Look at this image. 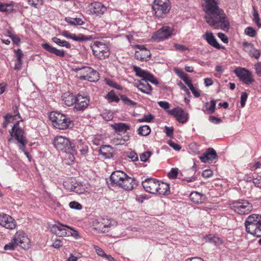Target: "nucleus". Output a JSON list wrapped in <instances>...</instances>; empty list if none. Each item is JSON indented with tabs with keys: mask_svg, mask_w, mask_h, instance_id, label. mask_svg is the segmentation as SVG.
Listing matches in <instances>:
<instances>
[{
	"mask_svg": "<svg viewBox=\"0 0 261 261\" xmlns=\"http://www.w3.org/2000/svg\"><path fill=\"white\" fill-rule=\"evenodd\" d=\"M255 72L258 76H261V63L259 62L255 64Z\"/></svg>",
	"mask_w": 261,
	"mask_h": 261,
	"instance_id": "63",
	"label": "nucleus"
},
{
	"mask_svg": "<svg viewBox=\"0 0 261 261\" xmlns=\"http://www.w3.org/2000/svg\"><path fill=\"white\" fill-rule=\"evenodd\" d=\"M190 199L193 203L200 204L206 201V196L204 194L196 191H193L189 196Z\"/></svg>",
	"mask_w": 261,
	"mask_h": 261,
	"instance_id": "24",
	"label": "nucleus"
},
{
	"mask_svg": "<svg viewBox=\"0 0 261 261\" xmlns=\"http://www.w3.org/2000/svg\"><path fill=\"white\" fill-rule=\"evenodd\" d=\"M178 168H172L170 171L168 173L169 178L171 179L176 178L178 174Z\"/></svg>",
	"mask_w": 261,
	"mask_h": 261,
	"instance_id": "50",
	"label": "nucleus"
},
{
	"mask_svg": "<svg viewBox=\"0 0 261 261\" xmlns=\"http://www.w3.org/2000/svg\"><path fill=\"white\" fill-rule=\"evenodd\" d=\"M13 6L12 4H3L0 3V12L9 14L13 12Z\"/></svg>",
	"mask_w": 261,
	"mask_h": 261,
	"instance_id": "37",
	"label": "nucleus"
},
{
	"mask_svg": "<svg viewBox=\"0 0 261 261\" xmlns=\"http://www.w3.org/2000/svg\"><path fill=\"white\" fill-rule=\"evenodd\" d=\"M234 72L246 84L250 85L254 82L252 72L245 68L238 67L234 70Z\"/></svg>",
	"mask_w": 261,
	"mask_h": 261,
	"instance_id": "12",
	"label": "nucleus"
},
{
	"mask_svg": "<svg viewBox=\"0 0 261 261\" xmlns=\"http://www.w3.org/2000/svg\"><path fill=\"white\" fill-rule=\"evenodd\" d=\"M49 117L54 126L59 129H66L73 127V121L67 115L57 112H51Z\"/></svg>",
	"mask_w": 261,
	"mask_h": 261,
	"instance_id": "4",
	"label": "nucleus"
},
{
	"mask_svg": "<svg viewBox=\"0 0 261 261\" xmlns=\"http://www.w3.org/2000/svg\"><path fill=\"white\" fill-rule=\"evenodd\" d=\"M51 40L60 46L65 47L67 48H71L70 44L65 40H62L56 37H54L51 38Z\"/></svg>",
	"mask_w": 261,
	"mask_h": 261,
	"instance_id": "35",
	"label": "nucleus"
},
{
	"mask_svg": "<svg viewBox=\"0 0 261 261\" xmlns=\"http://www.w3.org/2000/svg\"><path fill=\"white\" fill-rule=\"evenodd\" d=\"M249 54L252 57L258 59L260 56V52L259 50L252 47L251 49H250Z\"/></svg>",
	"mask_w": 261,
	"mask_h": 261,
	"instance_id": "48",
	"label": "nucleus"
},
{
	"mask_svg": "<svg viewBox=\"0 0 261 261\" xmlns=\"http://www.w3.org/2000/svg\"><path fill=\"white\" fill-rule=\"evenodd\" d=\"M137 46L140 49V51H137L136 53L137 58L141 61H147L151 55L149 50L145 48L143 45Z\"/></svg>",
	"mask_w": 261,
	"mask_h": 261,
	"instance_id": "27",
	"label": "nucleus"
},
{
	"mask_svg": "<svg viewBox=\"0 0 261 261\" xmlns=\"http://www.w3.org/2000/svg\"><path fill=\"white\" fill-rule=\"evenodd\" d=\"M173 28L164 25L153 34L152 38L159 41H163L170 38L173 35Z\"/></svg>",
	"mask_w": 261,
	"mask_h": 261,
	"instance_id": "11",
	"label": "nucleus"
},
{
	"mask_svg": "<svg viewBox=\"0 0 261 261\" xmlns=\"http://www.w3.org/2000/svg\"><path fill=\"white\" fill-rule=\"evenodd\" d=\"M154 117L151 114H149L147 115H145L143 118H140L138 119V122H150L154 119Z\"/></svg>",
	"mask_w": 261,
	"mask_h": 261,
	"instance_id": "42",
	"label": "nucleus"
},
{
	"mask_svg": "<svg viewBox=\"0 0 261 261\" xmlns=\"http://www.w3.org/2000/svg\"><path fill=\"white\" fill-rule=\"evenodd\" d=\"M111 126L117 134H120L121 133H126L128 130L130 129V125L123 122L114 123L111 124Z\"/></svg>",
	"mask_w": 261,
	"mask_h": 261,
	"instance_id": "25",
	"label": "nucleus"
},
{
	"mask_svg": "<svg viewBox=\"0 0 261 261\" xmlns=\"http://www.w3.org/2000/svg\"><path fill=\"white\" fill-rule=\"evenodd\" d=\"M69 206L71 208L80 210L82 208V205L76 201H71L69 203Z\"/></svg>",
	"mask_w": 261,
	"mask_h": 261,
	"instance_id": "51",
	"label": "nucleus"
},
{
	"mask_svg": "<svg viewBox=\"0 0 261 261\" xmlns=\"http://www.w3.org/2000/svg\"><path fill=\"white\" fill-rule=\"evenodd\" d=\"M110 180L113 184L127 191L132 190L137 185L134 178L121 171L113 172L111 175Z\"/></svg>",
	"mask_w": 261,
	"mask_h": 261,
	"instance_id": "2",
	"label": "nucleus"
},
{
	"mask_svg": "<svg viewBox=\"0 0 261 261\" xmlns=\"http://www.w3.org/2000/svg\"><path fill=\"white\" fill-rule=\"evenodd\" d=\"M67 228H69V227L59 224L58 225H53L51 231L59 237H63L67 235Z\"/></svg>",
	"mask_w": 261,
	"mask_h": 261,
	"instance_id": "21",
	"label": "nucleus"
},
{
	"mask_svg": "<svg viewBox=\"0 0 261 261\" xmlns=\"http://www.w3.org/2000/svg\"><path fill=\"white\" fill-rule=\"evenodd\" d=\"M213 175V172L212 170H211L210 169L205 170L203 171V172L202 173V176L204 178H209V177L212 176Z\"/></svg>",
	"mask_w": 261,
	"mask_h": 261,
	"instance_id": "56",
	"label": "nucleus"
},
{
	"mask_svg": "<svg viewBox=\"0 0 261 261\" xmlns=\"http://www.w3.org/2000/svg\"><path fill=\"white\" fill-rule=\"evenodd\" d=\"M174 71L181 79L187 75L181 69L178 68H175Z\"/></svg>",
	"mask_w": 261,
	"mask_h": 261,
	"instance_id": "58",
	"label": "nucleus"
},
{
	"mask_svg": "<svg viewBox=\"0 0 261 261\" xmlns=\"http://www.w3.org/2000/svg\"><path fill=\"white\" fill-rule=\"evenodd\" d=\"M9 37L11 38L13 42L18 45L20 42V38L16 35H10Z\"/></svg>",
	"mask_w": 261,
	"mask_h": 261,
	"instance_id": "61",
	"label": "nucleus"
},
{
	"mask_svg": "<svg viewBox=\"0 0 261 261\" xmlns=\"http://www.w3.org/2000/svg\"><path fill=\"white\" fill-rule=\"evenodd\" d=\"M133 70L135 72L137 76L142 77L141 81H145L149 73L137 66H133Z\"/></svg>",
	"mask_w": 261,
	"mask_h": 261,
	"instance_id": "32",
	"label": "nucleus"
},
{
	"mask_svg": "<svg viewBox=\"0 0 261 261\" xmlns=\"http://www.w3.org/2000/svg\"><path fill=\"white\" fill-rule=\"evenodd\" d=\"M41 46L45 50L57 56L64 57L65 56V52L63 49H58L47 43L42 44Z\"/></svg>",
	"mask_w": 261,
	"mask_h": 261,
	"instance_id": "23",
	"label": "nucleus"
},
{
	"mask_svg": "<svg viewBox=\"0 0 261 261\" xmlns=\"http://www.w3.org/2000/svg\"><path fill=\"white\" fill-rule=\"evenodd\" d=\"M106 11V8L99 2H94L91 4L90 11L96 15H102Z\"/></svg>",
	"mask_w": 261,
	"mask_h": 261,
	"instance_id": "22",
	"label": "nucleus"
},
{
	"mask_svg": "<svg viewBox=\"0 0 261 261\" xmlns=\"http://www.w3.org/2000/svg\"><path fill=\"white\" fill-rule=\"evenodd\" d=\"M246 231L258 238L261 237V215L253 214L249 215L245 222Z\"/></svg>",
	"mask_w": 261,
	"mask_h": 261,
	"instance_id": "3",
	"label": "nucleus"
},
{
	"mask_svg": "<svg viewBox=\"0 0 261 261\" xmlns=\"http://www.w3.org/2000/svg\"><path fill=\"white\" fill-rule=\"evenodd\" d=\"M93 54L99 60H104L109 57L110 51L108 45L101 41H95L91 46Z\"/></svg>",
	"mask_w": 261,
	"mask_h": 261,
	"instance_id": "6",
	"label": "nucleus"
},
{
	"mask_svg": "<svg viewBox=\"0 0 261 261\" xmlns=\"http://www.w3.org/2000/svg\"><path fill=\"white\" fill-rule=\"evenodd\" d=\"M159 180L154 178H148L142 182L145 190L151 194H156L158 190L157 186Z\"/></svg>",
	"mask_w": 261,
	"mask_h": 261,
	"instance_id": "16",
	"label": "nucleus"
},
{
	"mask_svg": "<svg viewBox=\"0 0 261 261\" xmlns=\"http://www.w3.org/2000/svg\"><path fill=\"white\" fill-rule=\"evenodd\" d=\"M202 6L205 13V20L210 26L225 31L229 29V20L223 10L219 7V0H204Z\"/></svg>",
	"mask_w": 261,
	"mask_h": 261,
	"instance_id": "1",
	"label": "nucleus"
},
{
	"mask_svg": "<svg viewBox=\"0 0 261 261\" xmlns=\"http://www.w3.org/2000/svg\"><path fill=\"white\" fill-rule=\"evenodd\" d=\"M15 53L16 55V61L22 62V58L23 57V53L20 49L15 50Z\"/></svg>",
	"mask_w": 261,
	"mask_h": 261,
	"instance_id": "54",
	"label": "nucleus"
},
{
	"mask_svg": "<svg viewBox=\"0 0 261 261\" xmlns=\"http://www.w3.org/2000/svg\"><path fill=\"white\" fill-rule=\"evenodd\" d=\"M137 132L140 136H147L150 134L151 129L148 125H144L140 126L137 130Z\"/></svg>",
	"mask_w": 261,
	"mask_h": 261,
	"instance_id": "36",
	"label": "nucleus"
},
{
	"mask_svg": "<svg viewBox=\"0 0 261 261\" xmlns=\"http://www.w3.org/2000/svg\"><path fill=\"white\" fill-rule=\"evenodd\" d=\"M253 183L258 188L261 187V176H258L256 178H253Z\"/></svg>",
	"mask_w": 261,
	"mask_h": 261,
	"instance_id": "64",
	"label": "nucleus"
},
{
	"mask_svg": "<svg viewBox=\"0 0 261 261\" xmlns=\"http://www.w3.org/2000/svg\"><path fill=\"white\" fill-rule=\"evenodd\" d=\"M174 46L175 47V50H179V51H183L186 50H189L188 47L184 45L176 43V44H174Z\"/></svg>",
	"mask_w": 261,
	"mask_h": 261,
	"instance_id": "55",
	"label": "nucleus"
},
{
	"mask_svg": "<svg viewBox=\"0 0 261 261\" xmlns=\"http://www.w3.org/2000/svg\"><path fill=\"white\" fill-rule=\"evenodd\" d=\"M159 106L164 109L165 110H167L170 107V104L165 101H160L158 102Z\"/></svg>",
	"mask_w": 261,
	"mask_h": 261,
	"instance_id": "57",
	"label": "nucleus"
},
{
	"mask_svg": "<svg viewBox=\"0 0 261 261\" xmlns=\"http://www.w3.org/2000/svg\"><path fill=\"white\" fill-rule=\"evenodd\" d=\"M5 119V121L3 123V127L6 128L9 122H11L13 120V116L10 114H7L4 116Z\"/></svg>",
	"mask_w": 261,
	"mask_h": 261,
	"instance_id": "45",
	"label": "nucleus"
},
{
	"mask_svg": "<svg viewBox=\"0 0 261 261\" xmlns=\"http://www.w3.org/2000/svg\"><path fill=\"white\" fill-rule=\"evenodd\" d=\"M65 21L71 25H82L85 22L80 18L65 17Z\"/></svg>",
	"mask_w": 261,
	"mask_h": 261,
	"instance_id": "33",
	"label": "nucleus"
},
{
	"mask_svg": "<svg viewBox=\"0 0 261 261\" xmlns=\"http://www.w3.org/2000/svg\"><path fill=\"white\" fill-rule=\"evenodd\" d=\"M203 163H212L214 160L218 159L216 151L213 148H208L205 152L199 156Z\"/></svg>",
	"mask_w": 261,
	"mask_h": 261,
	"instance_id": "18",
	"label": "nucleus"
},
{
	"mask_svg": "<svg viewBox=\"0 0 261 261\" xmlns=\"http://www.w3.org/2000/svg\"><path fill=\"white\" fill-rule=\"evenodd\" d=\"M218 37L225 43L228 42V38L227 36L223 33H218Z\"/></svg>",
	"mask_w": 261,
	"mask_h": 261,
	"instance_id": "60",
	"label": "nucleus"
},
{
	"mask_svg": "<svg viewBox=\"0 0 261 261\" xmlns=\"http://www.w3.org/2000/svg\"><path fill=\"white\" fill-rule=\"evenodd\" d=\"M127 156L133 162L138 160V156L137 154L135 151H130L128 154Z\"/></svg>",
	"mask_w": 261,
	"mask_h": 261,
	"instance_id": "59",
	"label": "nucleus"
},
{
	"mask_svg": "<svg viewBox=\"0 0 261 261\" xmlns=\"http://www.w3.org/2000/svg\"><path fill=\"white\" fill-rule=\"evenodd\" d=\"M29 4L35 8H38L43 4V0H28Z\"/></svg>",
	"mask_w": 261,
	"mask_h": 261,
	"instance_id": "41",
	"label": "nucleus"
},
{
	"mask_svg": "<svg viewBox=\"0 0 261 261\" xmlns=\"http://www.w3.org/2000/svg\"><path fill=\"white\" fill-rule=\"evenodd\" d=\"M157 188L158 190L156 194L161 195H167L170 193L169 185L167 183L159 180Z\"/></svg>",
	"mask_w": 261,
	"mask_h": 261,
	"instance_id": "28",
	"label": "nucleus"
},
{
	"mask_svg": "<svg viewBox=\"0 0 261 261\" xmlns=\"http://www.w3.org/2000/svg\"><path fill=\"white\" fill-rule=\"evenodd\" d=\"M245 33L250 37H254L256 34V32L253 28L248 27L245 29Z\"/></svg>",
	"mask_w": 261,
	"mask_h": 261,
	"instance_id": "44",
	"label": "nucleus"
},
{
	"mask_svg": "<svg viewBox=\"0 0 261 261\" xmlns=\"http://www.w3.org/2000/svg\"><path fill=\"white\" fill-rule=\"evenodd\" d=\"M207 241L216 246H219L223 243V241L219 237H216L213 234H209L207 236Z\"/></svg>",
	"mask_w": 261,
	"mask_h": 261,
	"instance_id": "38",
	"label": "nucleus"
},
{
	"mask_svg": "<svg viewBox=\"0 0 261 261\" xmlns=\"http://www.w3.org/2000/svg\"><path fill=\"white\" fill-rule=\"evenodd\" d=\"M231 208L240 215L249 214L253 209L252 204L246 200H241L234 202Z\"/></svg>",
	"mask_w": 261,
	"mask_h": 261,
	"instance_id": "10",
	"label": "nucleus"
},
{
	"mask_svg": "<svg viewBox=\"0 0 261 261\" xmlns=\"http://www.w3.org/2000/svg\"><path fill=\"white\" fill-rule=\"evenodd\" d=\"M151 154V152L150 151H146V152H144L141 153L140 155V160L142 162H146L148 160V159L149 158Z\"/></svg>",
	"mask_w": 261,
	"mask_h": 261,
	"instance_id": "46",
	"label": "nucleus"
},
{
	"mask_svg": "<svg viewBox=\"0 0 261 261\" xmlns=\"http://www.w3.org/2000/svg\"><path fill=\"white\" fill-rule=\"evenodd\" d=\"M17 247V245L15 244V243L14 242V241L11 240V242L7 244H6L4 246V249L5 250H14L16 247Z\"/></svg>",
	"mask_w": 261,
	"mask_h": 261,
	"instance_id": "49",
	"label": "nucleus"
},
{
	"mask_svg": "<svg viewBox=\"0 0 261 261\" xmlns=\"http://www.w3.org/2000/svg\"><path fill=\"white\" fill-rule=\"evenodd\" d=\"M99 153L106 159L113 157V148L110 145H103L99 149Z\"/></svg>",
	"mask_w": 261,
	"mask_h": 261,
	"instance_id": "31",
	"label": "nucleus"
},
{
	"mask_svg": "<svg viewBox=\"0 0 261 261\" xmlns=\"http://www.w3.org/2000/svg\"><path fill=\"white\" fill-rule=\"evenodd\" d=\"M203 38L213 47L217 49H221L222 48L221 45L218 43L213 33L206 32L203 36Z\"/></svg>",
	"mask_w": 261,
	"mask_h": 261,
	"instance_id": "26",
	"label": "nucleus"
},
{
	"mask_svg": "<svg viewBox=\"0 0 261 261\" xmlns=\"http://www.w3.org/2000/svg\"><path fill=\"white\" fill-rule=\"evenodd\" d=\"M54 145L58 150L65 152H70L74 148V146L67 138L62 136H57L55 138Z\"/></svg>",
	"mask_w": 261,
	"mask_h": 261,
	"instance_id": "8",
	"label": "nucleus"
},
{
	"mask_svg": "<svg viewBox=\"0 0 261 261\" xmlns=\"http://www.w3.org/2000/svg\"><path fill=\"white\" fill-rule=\"evenodd\" d=\"M170 8L169 0H154L152 6L155 15L158 18L165 17Z\"/></svg>",
	"mask_w": 261,
	"mask_h": 261,
	"instance_id": "7",
	"label": "nucleus"
},
{
	"mask_svg": "<svg viewBox=\"0 0 261 261\" xmlns=\"http://www.w3.org/2000/svg\"><path fill=\"white\" fill-rule=\"evenodd\" d=\"M167 112L169 115L174 117L178 122L182 124L186 123L188 119V113L185 112L181 108L176 107L168 110Z\"/></svg>",
	"mask_w": 261,
	"mask_h": 261,
	"instance_id": "13",
	"label": "nucleus"
},
{
	"mask_svg": "<svg viewBox=\"0 0 261 261\" xmlns=\"http://www.w3.org/2000/svg\"><path fill=\"white\" fill-rule=\"evenodd\" d=\"M62 35L67 39H71L75 41H85L88 40L90 38L88 36L84 35L82 34H79L76 35L74 34H71L68 31H63L62 32Z\"/></svg>",
	"mask_w": 261,
	"mask_h": 261,
	"instance_id": "19",
	"label": "nucleus"
},
{
	"mask_svg": "<svg viewBox=\"0 0 261 261\" xmlns=\"http://www.w3.org/2000/svg\"><path fill=\"white\" fill-rule=\"evenodd\" d=\"M13 241L17 246L19 245L23 248L27 247L25 244L29 242L28 238L24 236L23 233L21 232H17L15 233L13 237Z\"/></svg>",
	"mask_w": 261,
	"mask_h": 261,
	"instance_id": "20",
	"label": "nucleus"
},
{
	"mask_svg": "<svg viewBox=\"0 0 261 261\" xmlns=\"http://www.w3.org/2000/svg\"><path fill=\"white\" fill-rule=\"evenodd\" d=\"M137 88L143 93L148 95L151 94L152 87L146 81H141L140 83L138 85Z\"/></svg>",
	"mask_w": 261,
	"mask_h": 261,
	"instance_id": "30",
	"label": "nucleus"
},
{
	"mask_svg": "<svg viewBox=\"0 0 261 261\" xmlns=\"http://www.w3.org/2000/svg\"><path fill=\"white\" fill-rule=\"evenodd\" d=\"M62 97L63 103L67 106L70 107L74 105L76 96L69 93H65Z\"/></svg>",
	"mask_w": 261,
	"mask_h": 261,
	"instance_id": "29",
	"label": "nucleus"
},
{
	"mask_svg": "<svg viewBox=\"0 0 261 261\" xmlns=\"http://www.w3.org/2000/svg\"><path fill=\"white\" fill-rule=\"evenodd\" d=\"M65 239H56L53 241L52 246L55 248H59L63 245V242L65 241Z\"/></svg>",
	"mask_w": 261,
	"mask_h": 261,
	"instance_id": "43",
	"label": "nucleus"
},
{
	"mask_svg": "<svg viewBox=\"0 0 261 261\" xmlns=\"http://www.w3.org/2000/svg\"><path fill=\"white\" fill-rule=\"evenodd\" d=\"M106 98L109 103L113 102L118 103L120 101L119 98L116 95L114 91L111 90L106 96Z\"/></svg>",
	"mask_w": 261,
	"mask_h": 261,
	"instance_id": "34",
	"label": "nucleus"
},
{
	"mask_svg": "<svg viewBox=\"0 0 261 261\" xmlns=\"http://www.w3.org/2000/svg\"><path fill=\"white\" fill-rule=\"evenodd\" d=\"M216 101L214 99L211 100L210 103L206 102L205 103L206 110L208 111L209 114H212L215 112L216 109Z\"/></svg>",
	"mask_w": 261,
	"mask_h": 261,
	"instance_id": "39",
	"label": "nucleus"
},
{
	"mask_svg": "<svg viewBox=\"0 0 261 261\" xmlns=\"http://www.w3.org/2000/svg\"><path fill=\"white\" fill-rule=\"evenodd\" d=\"M10 134L12 137H14L18 141L19 144V149L24 152L26 156L29 159V153L25 150V145L28 143V141L24 131L19 125L18 121L14 125L11 130H10Z\"/></svg>",
	"mask_w": 261,
	"mask_h": 261,
	"instance_id": "5",
	"label": "nucleus"
},
{
	"mask_svg": "<svg viewBox=\"0 0 261 261\" xmlns=\"http://www.w3.org/2000/svg\"><path fill=\"white\" fill-rule=\"evenodd\" d=\"M89 99L87 95L79 93L76 95L74 110L76 111H84L89 105Z\"/></svg>",
	"mask_w": 261,
	"mask_h": 261,
	"instance_id": "15",
	"label": "nucleus"
},
{
	"mask_svg": "<svg viewBox=\"0 0 261 261\" xmlns=\"http://www.w3.org/2000/svg\"><path fill=\"white\" fill-rule=\"evenodd\" d=\"M253 20L254 22L258 26L261 27V23L260 22V18L258 14L257 11L254 9L253 13Z\"/></svg>",
	"mask_w": 261,
	"mask_h": 261,
	"instance_id": "47",
	"label": "nucleus"
},
{
	"mask_svg": "<svg viewBox=\"0 0 261 261\" xmlns=\"http://www.w3.org/2000/svg\"><path fill=\"white\" fill-rule=\"evenodd\" d=\"M94 228L100 232H108L112 226L111 222L108 219L100 218L93 222Z\"/></svg>",
	"mask_w": 261,
	"mask_h": 261,
	"instance_id": "14",
	"label": "nucleus"
},
{
	"mask_svg": "<svg viewBox=\"0 0 261 261\" xmlns=\"http://www.w3.org/2000/svg\"><path fill=\"white\" fill-rule=\"evenodd\" d=\"M145 81H147V82H150V83H151L153 84H155V85H157L159 83V82L157 80V79H155L154 77V76L150 73H149L147 77L146 78Z\"/></svg>",
	"mask_w": 261,
	"mask_h": 261,
	"instance_id": "52",
	"label": "nucleus"
},
{
	"mask_svg": "<svg viewBox=\"0 0 261 261\" xmlns=\"http://www.w3.org/2000/svg\"><path fill=\"white\" fill-rule=\"evenodd\" d=\"M120 97L124 104L127 106L135 107L137 105V102L132 100L124 95H121Z\"/></svg>",
	"mask_w": 261,
	"mask_h": 261,
	"instance_id": "40",
	"label": "nucleus"
},
{
	"mask_svg": "<svg viewBox=\"0 0 261 261\" xmlns=\"http://www.w3.org/2000/svg\"><path fill=\"white\" fill-rule=\"evenodd\" d=\"M248 97V94L245 92H243L241 96V106L243 108L245 106L246 101Z\"/></svg>",
	"mask_w": 261,
	"mask_h": 261,
	"instance_id": "53",
	"label": "nucleus"
},
{
	"mask_svg": "<svg viewBox=\"0 0 261 261\" xmlns=\"http://www.w3.org/2000/svg\"><path fill=\"white\" fill-rule=\"evenodd\" d=\"M0 225L9 229L15 228L17 225L16 221L10 216L5 214H0Z\"/></svg>",
	"mask_w": 261,
	"mask_h": 261,
	"instance_id": "17",
	"label": "nucleus"
},
{
	"mask_svg": "<svg viewBox=\"0 0 261 261\" xmlns=\"http://www.w3.org/2000/svg\"><path fill=\"white\" fill-rule=\"evenodd\" d=\"M168 144L175 150H179L181 149L180 145L173 141H169Z\"/></svg>",
	"mask_w": 261,
	"mask_h": 261,
	"instance_id": "62",
	"label": "nucleus"
},
{
	"mask_svg": "<svg viewBox=\"0 0 261 261\" xmlns=\"http://www.w3.org/2000/svg\"><path fill=\"white\" fill-rule=\"evenodd\" d=\"M74 71H79L80 79L84 80H88L90 82H95L98 80V73L96 70L90 67L83 66L76 67Z\"/></svg>",
	"mask_w": 261,
	"mask_h": 261,
	"instance_id": "9",
	"label": "nucleus"
}]
</instances>
